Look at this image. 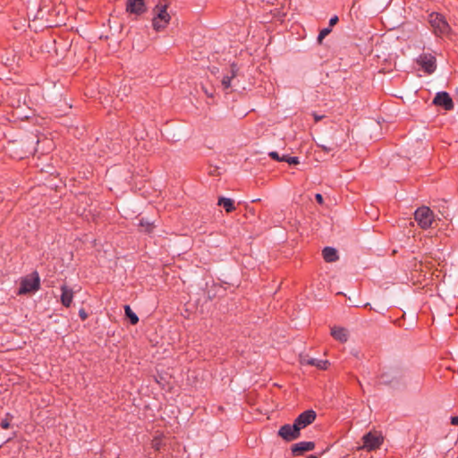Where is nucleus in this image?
<instances>
[{
  "mask_svg": "<svg viewBox=\"0 0 458 458\" xmlns=\"http://www.w3.org/2000/svg\"><path fill=\"white\" fill-rule=\"evenodd\" d=\"M169 4L165 0H160L153 8L152 27L156 31L164 30L171 21V15L168 13Z\"/></svg>",
  "mask_w": 458,
  "mask_h": 458,
  "instance_id": "nucleus-1",
  "label": "nucleus"
},
{
  "mask_svg": "<svg viewBox=\"0 0 458 458\" xmlns=\"http://www.w3.org/2000/svg\"><path fill=\"white\" fill-rule=\"evenodd\" d=\"M428 22L432 28L433 33L437 37L448 35L451 28L445 17L438 13H431L428 15Z\"/></svg>",
  "mask_w": 458,
  "mask_h": 458,
  "instance_id": "nucleus-2",
  "label": "nucleus"
},
{
  "mask_svg": "<svg viewBox=\"0 0 458 458\" xmlns=\"http://www.w3.org/2000/svg\"><path fill=\"white\" fill-rule=\"evenodd\" d=\"M414 219L421 229L426 230L432 227L435 215L428 207L422 206L414 212Z\"/></svg>",
  "mask_w": 458,
  "mask_h": 458,
  "instance_id": "nucleus-3",
  "label": "nucleus"
},
{
  "mask_svg": "<svg viewBox=\"0 0 458 458\" xmlns=\"http://www.w3.org/2000/svg\"><path fill=\"white\" fill-rule=\"evenodd\" d=\"M362 442L361 449L375 451L383 445L384 437L380 432L369 431L362 437Z\"/></svg>",
  "mask_w": 458,
  "mask_h": 458,
  "instance_id": "nucleus-4",
  "label": "nucleus"
},
{
  "mask_svg": "<svg viewBox=\"0 0 458 458\" xmlns=\"http://www.w3.org/2000/svg\"><path fill=\"white\" fill-rule=\"evenodd\" d=\"M40 288V278L38 272H33L30 276L21 281L19 294H25L37 292Z\"/></svg>",
  "mask_w": 458,
  "mask_h": 458,
  "instance_id": "nucleus-5",
  "label": "nucleus"
},
{
  "mask_svg": "<svg viewBox=\"0 0 458 458\" xmlns=\"http://www.w3.org/2000/svg\"><path fill=\"white\" fill-rule=\"evenodd\" d=\"M416 63L427 74H432L437 69V60L434 55L423 53L416 58Z\"/></svg>",
  "mask_w": 458,
  "mask_h": 458,
  "instance_id": "nucleus-6",
  "label": "nucleus"
},
{
  "mask_svg": "<svg viewBox=\"0 0 458 458\" xmlns=\"http://www.w3.org/2000/svg\"><path fill=\"white\" fill-rule=\"evenodd\" d=\"M300 435V428L294 422L293 424H284L278 430V436L287 442L297 439Z\"/></svg>",
  "mask_w": 458,
  "mask_h": 458,
  "instance_id": "nucleus-7",
  "label": "nucleus"
},
{
  "mask_svg": "<svg viewBox=\"0 0 458 458\" xmlns=\"http://www.w3.org/2000/svg\"><path fill=\"white\" fill-rule=\"evenodd\" d=\"M433 104L442 106L446 111H451L454 107L452 98L445 91L437 92L433 99Z\"/></svg>",
  "mask_w": 458,
  "mask_h": 458,
  "instance_id": "nucleus-8",
  "label": "nucleus"
},
{
  "mask_svg": "<svg viewBox=\"0 0 458 458\" xmlns=\"http://www.w3.org/2000/svg\"><path fill=\"white\" fill-rule=\"evenodd\" d=\"M317 414L313 410H308L301 412L295 420L294 423L300 430L310 425L316 420Z\"/></svg>",
  "mask_w": 458,
  "mask_h": 458,
  "instance_id": "nucleus-9",
  "label": "nucleus"
},
{
  "mask_svg": "<svg viewBox=\"0 0 458 458\" xmlns=\"http://www.w3.org/2000/svg\"><path fill=\"white\" fill-rule=\"evenodd\" d=\"M147 11L145 0H127L126 12L131 14L141 15Z\"/></svg>",
  "mask_w": 458,
  "mask_h": 458,
  "instance_id": "nucleus-10",
  "label": "nucleus"
},
{
  "mask_svg": "<svg viewBox=\"0 0 458 458\" xmlns=\"http://www.w3.org/2000/svg\"><path fill=\"white\" fill-rule=\"evenodd\" d=\"M315 448V443L312 441H302L292 445L291 450L293 455H301L304 452L312 451Z\"/></svg>",
  "mask_w": 458,
  "mask_h": 458,
  "instance_id": "nucleus-11",
  "label": "nucleus"
},
{
  "mask_svg": "<svg viewBox=\"0 0 458 458\" xmlns=\"http://www.w3.org/2000/svg\"><path fill=\"white\" fill-rule=\"evenodd\" d=\"M61 292H62V294H61L60 301H61L62 305L64 306L65 308L71 307L72 301H73V296H74V293H73L72 289L68 287L66 284H63L61 286Z\"/></svg>",
  "mask_w": 458,
  "mask_h": 458,
  "instance_id": "nucleus-12",
  "label": "nucleus"
},
{
  "mask_svg": "<svg viewBox=\"0 0 458 458\" xmlns=\"http://www.w3.org/2000/svg\"><path fill=\"white\" fill-rule=\"evenodd\" d=\"M301 363L302 365H310V366H314L321 370H326L327 369L328 366H329V361L327 360H318V359H314V358H310V359H303L301 360Z\"/></svg>",
  "mask_w": 458,
  "mask_h": 458,
  "instance_id": "nucleus-13",
  "label": "nucleus"
},
{
  "mask_svg": "<svg viewBox=\"0 0 458 458\" xmlns=\"http://www.w3.org/2000/svg\"><path fill=\"white\" fill-rule=\"evenodd\" d=\"M331 335L340 343H345L348 340V331L344 327H334L331 328Z\"/></svg>",
  "mask_w": 458,
  "mask_h": 458,
  "instance_id": "nucleus-14",
  "label": "nucleus"
},
{
  "mask_svg": "<svg viewBox=\"0 0 458 458\" xmlns=\"http://www.w3.org/2000/svg\"><path fill=\"white\" fill-rule=\"evenodd\" d=\"M238 73V67L236 64H232L230 66V74L225 75L222 80V85L225 89H228L231 87L232 80L236 77Z\"/></svg>",
  "mask_w": 458,
  "mask_h": 458,
  "instance_id": "nucleus-15",
  "label": "nucleus"
},
{
  "mask_svg": "<svg viewBox=\"0 0 458 458\" xmlns=\"http://www.w3.org/2000/svg\"><path fill=\"white\" fill-rule=\"evenodd\" d=\"M322 256L326 262L332 263L338 260L337 250L333 247H325L322 250Z\"/></svg>",
  "mask_w": 458,
  "mask_h": 458,
  "instance_id": "nucleus-16",
  "label": "nucleus"
},
{
  "mask_svg": "<svg viewBox=\"0 0 458 458\" xmlns=\"http://www.w3.org/2000/svg\"><path fill=\"white\" fill-rule=\"evenodd\" d=\"M217 205L223 207L226 213H231L236 209L234 201L231 199L225 197H220L218 199Z\"/></svg>",
  "mask_w": 458,
  "mask_h": 458,
  "instance_id": "nucleus-17",
  "label": "nucleus"
},
{
  "mask_svg": "<svg viewBox=\"0 0 458 458\" xmlns=\"http://www.w3.org/2000/svg\"><path fill=\"white\" fill-rule=\"evenodd\" d=\"M164 435L163 434H157L156 435L153 439L151 440V447L155 451H160L163 446L165 445L164 442Z\"/></svg>",
  "mask_w": 458,
  "mask_h": 458,
  "instance_id": "nucleus-18",
  "label": "nucleus"
},
{
  "mask_svg": "<svg viewBox=\"0 0 458 458\" xmlns=\"http://www.w3.org/2000/svg\"><path fill=\"white\" fill-rule=\"evenodd\" d=\"M125 315L130 319V322L131 325H136L139 322L138 316L131 310L129 305H126L124 307Z\"/></svg>",
  "mask_w": 458,
  "mask_h": 458,
  "instance_id": "nucleus-19",
  "label": "nucleus"
},
{
  "mask_svg": "<svg viewBox=\"0 0 458 458\" xmlns=\"http://www.w3.org/2000/svg\"><path fill=\"white\" fill-rule=\"evenodd\" d=\"M139 226L141 227L142 230L146 233H151L154 228L153 223H150L144 219L140 220Z\"/></svg>",
  "mask_w": 458,
  "mask_h": 458,
  "instance_id": "nucleus-20",
  "label": "nucleus"
},
{
  "mask_svg": "<svg viewBox=\"0 0 458 458\" xmlns=\"http://www.w3.org/2000/svg\"><path fill=\"white\" fill-rule=\"evenodd\" d=\"M282 160L284 162L288 163L289 165H298L300 163L299 158L297 157L283 156Z\"/></svg>",
  "mask_w": 458,
  "mask_h": 458,
  "instance_id": "nucleus-21",
  "label": "nucleus"
},
{
  "mask_svg": "<svg viewBox=\"0 0 458 458\" xmlns=\"http://www.w3.org/2000/svg\"><path fill=\"white\" fill-rule=\"evenodd\" d=\"M6 416H9V414H7ZM0 426L3 429H8L10 428V420L8 419V417L1 420Z\"/></svg>",
  "mask_w": 458,
  "mask_h": 458,
  "instance_id": "nucleus-22",
  "label": "nucleus"
},
{
  "mask_svg": "<svg viewBox=\"0 0 458 458\" xmlns=\"http://www.w3.org/2000/svg\"><path fill=\"white\" fill-rule=\"evenodd\" d=\"M268 156L276 161L282 162V157L279 156V154L276 151H271L268 153Z\"/></svg>",
  "mask_w": 458,
  "mask_h": 458,
  "instance_id": "nucleus-23",
  "label": "nucleus"
},
{
  "mask_svg": "<svg viewBox=\"0 0 458 458\" xmlns=\"http://www.w3.org/2000/svg\"><path fill=\"white\" fill-rule=\"evenodd\" d=\"M79 317L82 321L86 320L88 318V313L85 311L84 309H81L79 310Z\"/></svg>",
  "mask_w": 458,
  "mask_h": 458,
  "instance_id": "nucleus-24",
  "label": "nucleus"
},
{
  "mask_svg": "<svg viewBox=\"0 0 458 458\" xmlns=\"http://www.w3.org/2000/svg\"><path fill=\"white\" fill-rule=\"evenodd\" d=\"M339 19L336 15H334L333 17L330 18L329 20V27H333L335 26L337 22H338Z\"/></svg>",
  "mask_w": 458,
  "mask_h": 458,
  "instance_id": "nucleus-25",
  "label": "nucleus"
},
{
  "mask_svg": "<svg viewBox=\"0 0 458 458\" xmlns=\"http://www.w3.org/2000/svg\"><path fill=\"white\" fill-rule=\"evenodd\" d=\"M331 30H332L330 27L325 28L319 31V34L326 38L331 32Z\"/></svg>",
  "mask_w": 458,
  "mask_h": 458,
  "instance_id": "nucleus-26",
  "label": "nucleus"
},
{
  "mask_svg": "<svg viewBox=\"0 0 458 458\" xmlns=\"http://www.w3.org/2000/svg\"><path fill=\"white\" fill-rule=\"evenodd\" d=\"M315 199L318 203L322 204L323 203V196L320 193H317L315 195Z\"/></svg>",
  "mask_w": 458,
  "mask_h": 458,
  "instance_id": "nucleus-27",
  "label": "nucleus"
},
{
  "mask_svg": "<svg viewBox=\"0 0 458 458\" xmlns=\"http://www.w3.org/2000/svg\"><path fill=\"white\" fill-rule=\"evenodd\" d=\"M451 424L454 426H458V416L451 417Z\"/></svg>",
  "mask_w": 458,
  "mask_h": 458,
  "instance_id": "nucleus-28",
  "label": "nucleus"
},
{
  "mask_svg": "<svg viewBox=\"0 0 458 458\" xmlns=\"http://www.w3.org/2000/svg\"><path fill=\"white\" fill-rule=\"evenodd\" d=\"M321 148V149L327 153L330 152L333 148H329V147H327V146H324V145H321L319 146Z\"/></svg>",
  "mask_w": 458,
  "mask_h": 458,
  "instance_id": "nucleus-29",
  "label": "nucleus"
},
{
  "mask_svg": "<svg viewBox=\"0 0 458 458\" xmlns=\"http://www.w3.org/2000/svg\"><path fill=\"white\" fill-rule=\"evenodd\" d=\"M313 116H314V120L316 123H318V121L322 120L323 119V115H318L317 114H313Z\"/></svg>",
  "mask_w": 458,
  "mask_h": 458,
  "instance_id": "nucleus-30",
  "label": "nucleus"
},
{
  "mask_svg": "<svg viewBox=\"0 0 458 458\" xmlns=\"http://www.w3.org/2000/svg\"><path fill=\"white\" fill-rule=\"evenodd\" d=\"M324 38H325V37H323L322 35L318 34V38H317L318 43V44H322Z\"/></svg>",
  "mask_w": 458,
  "mask_h": 458,
  "instance_id": "nucleus-31",
  "label": "nucleus"
},
{
  "mask_svg": "<svg viewBox=\"0 0 458 458\" xmlns=\"http://www.w3.org/2000/svg\"><path fill=\"white\" fill-rule=\"evenodd\" d=\"M307 458H318V457H317V456H315V455H310V456H309V457H307Z\"/></svg>",
  "mask_w": 458,
  "mask_h": 458,
  "instance_id": "nucleus-32",
  "label": "nucleus"
},
{
  "mask_svg": "<svg viewBox=\"0 0 458 458\" xmlns=\"http://www.w3.org/2000/svg\"><path fill=\"white\" fill-rule=\"evenodd\" d=\"M457 458H458V456H457Z\"/></svg>",
  "mask_w": 458,
  "mask_h": 458,
  "instance_id": "nucleus-33",
  "label": "nucleus"
}]
</instances>
